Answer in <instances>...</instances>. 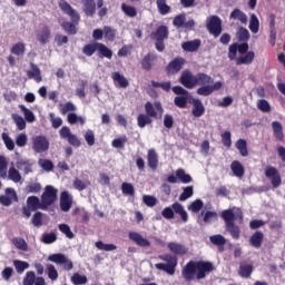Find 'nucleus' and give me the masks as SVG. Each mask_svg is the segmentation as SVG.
Wrapping results in <instances>:
<instances>
[{"label": "nucleus", "mask_w": 285, "mask_h": 285, "mask_svg": "<svg viewBox=\"0 0 285 285\" xmlns=\"http://www.w3.org/2000/svg\"><path fill=\"white\" fill-rule=\"evenodd\" d=\"M19 108L21 112L24 115L26 121H28V124H33V121L36 120L35 112L28 109L26 105H19Z\"/></svg>", "instance_id": "obj_43"}, {"label": "nucleus", "mask_w": 285, "mask_h": 285, "mask_svg": "<svg viewBox=\"0 0 285 285\" xmlns=\"http://www.w3.org/2000/svg\"><path fill=\"white\" fill-rule=\"evenodd\" d=\"M168 27L166 26H160L156 31L151 32V37H154L156 41H164V39H168Z\"/></svg>", "instance_id": "obj_33"}, {"label": "nucleus", "mask_w": 285, "mask_h": 285, "mask_svg": "<svg viewBox=\"0 0 285 285\" xmlns=\"http://www.w3.org/2000/svg\"><path fill=\"white\" fill-rule=\"evenodd\" d=\"M195 194L193 186H187L184 188V191L179 196V202H186V199H190Z\"/></svg>", "instance_id": "obj_54"}, {"label": "nucleus", "mask_w": 285, "mask_h": 285, "mask_svg": "<svg viewBox=\"0 0 285 285\" xmlns=\"http://www.w3.org/2000/svg\"><path fill=\"white\" fill-rule=\"evenodd\" d=\"M195 86H210L215 83L213 77L208 76L207 73L199 72L196 75Z\"/></svg>", "instance_id": "obj_29"}, {"label": "nucleus", "mask_w": 285, "mask_h": 285, "mask_svg": "<svg viewBox=\"0 0 285 285\" xmlns=\"http://www.w3.org/2000/svg\"><path fill=\"white\" fill-rule=\"evenodd\" d=\"M121 11L124 12V14H126V17H130L131 19L137 17V8L132 7V6H128L126 3L121 4Z\"/></svg>", "instance_id": "obj_48"}, {"label": "nucleus", "mask_w": 285, "mask_h": 285, "mask_svg": "<svg viewBox=\"0 0 285 285\" xmlns=\"http://www.w3.org/2000/svg\"><path fill=\"white\" fill-rule=\"evenodd\" d=\"M39 209L43 210V202L39 200L37 196H29L27 198V206L22 208V215L30 219L32 213Z\"/></svg>", "instance_id": "obj_6"}, {"label": "nucleus", "mask_w": 285, "mask_h": 285, "mask_svg": "<svg viewBox=\"0 0 285 285\" xmlns=\"http://www.w3.org/2000/svg\"><path fill=\"white\" fill-rule=\"evenodd\" d=\"M59 8H60V10H62V12H65V14H68V17H70L71 22L79 23V21L81 20V17L77 12V10H75L72 8V6H70V3H68V1L60 0Z\"/></svg>", "instance_id": "obj_14"}, {"label": "nucleus", "mask_w": 285, "mask_h": 285, "mask_svg": "<svg viewBox=\"0 0 285 285\" xmlns=\"http://www.w3.org/2000/svg\"><path fill=\"white\" fill-rule=\"evenodd\" d=\"M157 59V55L155 53H147L141 60V68L142 70L150 71L153 70V62Z\"/></svg>", "instance_id": "obj_35"}, {"label": "nucleus", "mask_w": 285, "mask_h": 285, "mask_svg": "<svg viewBox=\"0 0 285 285\" xmlns=\"http://www.w3.org/2000/svg\"><path fill=\"white\" fill-rule=\"evenodd\" d=\"M47 275L49 279L52 282H56V279H59V272H57V268H55V265L48 264L47 265Z\"/></svg>", "instance_id": "obj_55"}, {"label": "nucleus", "mask_w": 285, "mask_h": 285, "mask_svg": "<svg viewBox=\"0 0 285 285\" xmlns=\"http://www.w3.org/2000/svg\"><path fill=\"white\" fill-rule=\"evenodd\" d=\"M104 37L107 41H115L117 39V29L112 27L105 26L104 27Z\"/></svg>", "instance_id": "obj_44"}, {"label": "nucleus", "mask_w": 285, "mask_h": 285, "mask_svg": "<svg viewBox=\"0 0 285 285\" xmlns=\"http://www.w3.org/2000/svg\"><path fill=\"white\" fill-rule=\"evenodd\" d=\"M147 164L151 170H157V167L159 166V156H157V151H155V149L148 150Z\"/></svg>", "instance_id": "obj_28"}, {"label": "nucleus", "mask_w": 285, "mask_h": 285, "mask_svg": "<svg viewBox=\"0 0 285 285\" xmlns=\"http://www.w3.org/2000/svg\"><path fill=\"white\" fill-rule=\"evenodd\" d=\"M145 115L149 116L153 119H161L164 116V106L161 105V101H155L154 105L150 101H147L145 104Z\"/></svg>", "instance_id": "obj_8"}, {"label": "nucleus", "mask_w": 285, "mask_h": 285, "mask_svg": "<svg viewBox=\"0 0 285 285\" xmlns=\"http://www.w3.org/2000/svg\"><path fill=\"white\" fill-rule=\"evenodd\" d=\"M272 129L276 141H284V127L279 121L272 122Z\"/></svg>", "instance_id": "obj_36"}, {"label": "nucleus", "mask_w": 285, "mask_h": 285, "mask_svg": "<svg viewBox=\"0 0 285 285\" xmlns=\"http://www.w3.org/2000/svg\"><path fill=\"white\" fill-rule=\"evenodd\" d=\"M77 22L65 21L61 23V28L67 35H75L77 32Z\"/></svg>", "instance_id": "obj_47"}, {"label": "nucleus", "mask_w": 285, "mask_h": 285, "mask_svg": "<svg viewBox=\"0 0 285 285\" xmlns=\"http://www.w3.org/2000/svg\"><path fill=\"white\" fill-rule=\"evenodd\" d=\"M236 37L238 41H248V39H250V32H248V29L240 27L236 33Z\"/></svg>", "instance_id": "obj_53"}, {"label": "nucleus", "mask_w": 285, "mask_h": 285, "mask_svg": "<svg viewBox=\"0 0 285 285\" xmlns=\"http://www.w3.org/2000/svg\"><path fill=\"white\" fill-rule=\"evenodd\" d=\"M58 228L62 235H66L68 239H75V233H72V229H70V226L68 224H59Z\"/></svg>", "instance_id": "obj_50"}, {"label": "nucleus", "mask_w": 285, "mask_h": 285, "mask_svg": "<svg viewBox=\"0 0 285 285\" xmlns=\"http://www.w3.org/2000/svg\"><path fill=\"white\" fill-rule=\"evenodd\" d=\"M174 104L177 108H186V106H188V96L175 97Z\"/></svg>", "instance_id": "obj_58"}, {"label": "nucleus", "mask_w": 285, "mask_h": 285, "mask_svg": "<svg viewBox=\"0 0 285 285\" xmlns=\"http://www.w3.org/2000/svg\"><path fill=\"white\" fill-rule=\"evenodd\" d=\"M0 179H10L14 184L21 181V174L14 166L10 167L8 170V159L6 156H0Z\"/></svg>", "instance_id": "obj_5"}, {"label": "nucleus", "mask_w": 285, "mask_h": 285, "mask_svg": "<svg viewBox=\"0 0 285 285\" xmlns=\"http://www.w3.org/2000/svg\"><path fill=\"white\" fill-rule=\"evenodd\" d=\"M111 78L114 79V81L118 82L119 88H128V86H130V82H128V79H126L124 75L119 73V71H115L111 75Z\"/></svg>", "instance_id": "obj_38"}, {"label": "nucleus", "mask_w": 285, "mask_h": 285, "mask_svg": "<svg viewBox=\"0 0 285 285\" xmlns=\"http://www.w3.org/2000/svg\"><path fill=\"white\" fill-rule=\"evenodd\" d=\"M253 271H255L253 264L243 263L239 265L238 275L244 279H248L253 275Z\"/></svg>", "instance_id": "obj_34"}, {"label": "nucleus", "mask_w": 285, "mask_h": 285, "mask_svg": "<svg viewBox=\"0 0 285 285\" xmlns=\"http://www.w3.org/2000/svg\"><path fill=\"white\" fill-rule=\"evenodd\" d=\"M48 259H49V262H52L53 264L62 265L65 271H72V268H75L72 261H70V258H68L65 254H61V253L51 254L48 257Z\"/></svg>", "instance_id": "obj_13"}, {"label": "nucleus", "mask_w": 285, "mask_h": 285, "mask_svg": "<svg viewBox=\"0 0 285 285\" xmlns=\"http://www.w3.org/2000/svg\"><path fill=\"white\" fill-rule=\"evenodd\" d=\"M185 63H186V59L175 58L166 67L167 75H177V72H179L181 68H184Z\"/></svg>", "instance_id": "obj_18"}, {"label": "nucleus", "mask_w": 285, "mask_h": 285, "mask_svg": "<svg viewBox=\"0 0 285 285\" xmlns=\"http://www.w3.org/2000/svg\"><path fill=\"white\" fill-rule=\"evenodd\" d=\"M222 219L225 222V228L233 239H239L242 229L235 222H244V212L239 207L224 209L220 214Z\"/></svg>", "instance_id": "obj_3"}, {"label": "nucleus", "mask_w": 285, "mask_h": 285, "mask_svg": "<svg viewBox=\"0 0 285 285\" xmlns=\"http://www.w3.org/2000/svg\"><path fill=\"white\" fill-rule=\"evenodd\" d=\"M171 208L176 215H179V217L184 224H186V222H188V212H186V209H184L183 204L174 203L171 205Z\"/></svg>", "instance_id": "obj_31"}, {"label": "nucleus", "mask_w": 285, "mask_h": 285, "mask_svg": "<svg viewBox=\"0 0 285 285\" xmlns=\"http://www.w3.org/2000/svg\"><path fill=\"white\" fill-rule=\"evenodd\" d=\"M60 106L61 115H68V112H77V106H75V104H72L71 101H67Z\"/></svg>", "instance_id": "obj_49"}, {"label": "nucleus", "mask_w": 285, "mask_h": 285, "mask_svg": "<svg viewBox=\"0 0 285 285\" xmlns=\"http://www.w3.org/2000/svg\"><path fill=\"white\" fill-rule=\"evenodd\" d=\"M50 148V141L46 136H36L32 138V150L37 154L47 153Z\"/></svg>", "instance_id": "obj_12"}, {"label": "nucleus", "mask_w": 285, "mask_h": 285, "mask_svg": "<svg viewBox=\"0 0 285 285\" xmlns=\"http://www.w3.org/2000/svg\"><path fill=\"white\" fill-rule=\"evenodd\" d=\"M121 190L124 195H129V197H135V186L130 183H122Z\"/></svg>", "instance_id": "obj_57"}, {"label": "nucleus", "mask_w": 285, "mask_h": 285, "mask_svg": "<svg viewBox=\"0 0 285 285\" xmlns=\"http://www.w3.org/2000/svg\"><path fill=\"white\" fill-rule=\"evenodd\" d=\"M181 48L183 50H185V52H197V50L202 48V40L195 39V40L185 41L181 43Z\"/></svg>", "instance_id": "obj_26"}, {"label": "nucleus", "mask_w": 285, "mask_h": 285, "mask_svg": "<svg viewBox=\"0 0 285 285\" xmlns=\"http://www.w3.org/2000/svg\"><path fill=\"white\" fill-rule=\"evenodd\" d=\"M30 67H31V70L27 71L28 79H35L37 83H41V81H43V77L41 76V69H39V66L32 62Z\"/></svg>", "instance_id": "obj_25"}, {"label": "nucleus", "mask_w": 285, "mask_h": 285, "mask_svg": "<svg viewBox=\"0 0 285 285\" xmlns=\"http://www.w3.org/2000/svg\"><path fill=\"white\" fill-rule=\"evenodd\" d=\"M166 1L168 0H156L159 14L166 16L170 12V6Z\"/></svg>", "instance_id": "obj_45"}, {"label": "nucleus", "mask_w": 285, "mask_h": 285, "mask_svg": "<svg viewBox=\"0 0 285 285\" xmlns=\"http://www.w3.org/2000/svg\"><path fill=\"white\" fill-rule=\"evenodd\" d=\"M12 119H13L18 130H26V120L23 119V117H21L18 114H13Z\"/></svg>", "instance_id": "obj_56"}, {"label": "nucleus", "mask_w": 285, "mask_h": 285, "mask_svg": "<svg viewBox=\"0 0 285 285\" xmlns=\"http://www.w3.org/2000/svg\"><path fill=\"white\" fill-rule=\"evenodd\" d=\"M264 244V232L256 230L252 236L249 237V245L253 248H262V245Z\"/></svg>", "instance_id": "obj_23"}, {"label": "nucleus", "mask_w": 285, "mask_h": 285, "mask_svg": "<svg viewBox=\"0 0 285 285\" xmlns=\"http://www.w3.org/2000/svg\"><path fill=\"white\" fill-rule=\"evenodd\" d=\"M82 6L86 17H95L97 12V3H95V0H82Z\"/></svg>", "instance_id": "obj_27"}, {"label": "nucleus", "mask_w": 285, "mask_h": 285, "mask_svg": "<svg viewBox=\"0 0 285 285\" xmlns=\"http://www.w3.org/2000/svg\"><path fill=\"white\" fill-rule=\"evenodd\" d=\"M255 61V51H248L245 56L236 58V66H250Z\"/></svg>", "instance_id": "obj_30"}, {"label": "nucleus", "mask_w": 285, "mask_h": 285, "mask_svg": "<svg viewBox=\"0 0 285 285\" xmlns=\"http://www.w3.org/2000/svg\"><path fill=\"white\" fill-rule=\"evenodd\" d=\"M96 52H98L101 59H104V57L105 59H112V50L101 42L94 41L85 45L82 48V53H85L86 57H92Z\"/></svg>", "instance_id": "obj_4"}, {"label": "nucleus", "mask_w": 285, "mask_h": 285, "mask_svg": "<svg viewBox=\"0 0 285 285\" xmlns=\"http://www.w3.org/2000/svg\"><path fill=\"white\" fill-rule=\"evenodd\" d=\"M96 248H98V250L111 252V250H117V245L105 244L104 242L98 240V242H96Z\"/></svg>", "instance_id": "obj_52"}, {"label": "nucleus", "mask_w": 285, "mask_h": 285, "mask_svg": "<svg viewBox=\"0 0 285 285\" xmlns=\"http://www.w3.org/2000/svg\"><path fill=\"white\" fill-rule=\"evenodd\" d=\"M51 31L50 27L45 26L41 30L37 31V40L41 46H46V43L50 42Z\"/></svg>", "instance_id": "obj_22"}, {"label": "nucleus", "mask_w": 285, "mask_h": 285, "mask_svg": "<svg viewBox=\"0 0 285 285\" xmlns=\"http://www.w3.org/2000/svg\"><path fill=\"white\" fill-rule=\"evenodd\" d=\"M265 177L271 180L273 188H279L282 186V175L277 170V167L266 166Z\"/></svg>", "instance_id": "obj_10"}, {"label": "nucleus", "mask_w": 285, "mask_h": 285, "mask_svg": "<svg viewBox=\"0 0 285 285\" xmlns=\"http://www.w3.org/2000/svg\"><path fill=\"white\" fill-rule=\"evenodd\" d=\"M59 191L57 188L48 185L45 188V191L41 196V202H42V210H48V206H52L55 202H57V194Z\"/></svg>", "instance_id": "obj_7"}, {"label": "nucleus", "mask_w": 285, "mask_h": 285, "mask_svg": "<svg viewBox=\"0 0 285 285\" xmlns=\"http://www.w3.org/2000/svg\"><path fill=\"white\" fill-rule=\"evenodd\" d=\"M229 19H234V21H240V23H248V16H246L244 11L237 8L230 12Z\"/></svg>", "instance_id": "obj_37"}, {"label": "nucleus", "mask_w": 285, "mask_h": 285, "mask_svg": "<svg viewBox=\"0 0 285 285\" xmlns=\"http://www.w3.org/2000/svg\"><path fill=\"white\" fill-rule=\"evenodd\" d=\"M207 30L215 38L219 37L222 35V19L217 16H212L207 23Z\"/></svg>", "instance_id": "obj_15"}, {"label": "nucleus", "mask_w": 285, "mask_h": 285, "mask_svg": "<svg viewBox=\"0 0 285 285\" xmlns=\"http://www.w3.org/2000/svg\"><path fill=\"white\" fill-rule=\"evenodd\" d=\"M13 266H14L17 273H19V274L23 273V271H26L27 268H30V264H28V262H23V261H13Z\"/></svg>", "instance_id": "obj_59"}, {"label": "nucleus", "mask_w": 285, "mask_h": 285, "mask_svg": "<svg viewBox=\"0 0 285 285\" xmlns=\"http://www.w3.org/2000/svg\"><path fill=\"white\" fill-rule=\"evenodd\" d=\"M60 208L63 213H68L72 208V197L68 191H62L60 195Z\"/></svg>", "instance_id": "obj_24"}, {"label": "nucleus", "mask_w": 285, "mask_h": 285, "mask_svg": "<svg viewBox=\"0 0 285 285\" xmlns=\"http://www.w3.org/2000/svg\"><path fill=\"white\" fill-rule=\"evenodd\" d=\"M153 88H161V90H165V92H170V81L165 82H158L155 80H151Z\"/></svg>", "instance_id": "obj_61"}, {"label": "nucleus", "mask_w": 285, "mask_h": 285, "mask_svg": "<svg viewBox=\"0 0 285 285\" xmlns=\"http://www.w3.org/2000/svg\"><path fill=\"white\" fill-rule=\"evenodd\" d=\"M11 55H14L16 57H23L26 55V43L23 42H17L14 43L10 49Z\"/></svg>", "instance_id": "obj_39"}, {"label": "nucleus", "mask_w": 285, "mask_h": 285, "mask_svg": "<svg viewBox=\"0 0 285 285\" xmlns=\"http://www.w3.org/2000/svg\"><path fill=\"white\" fill-rule=\"evenodd\" d=\"M59 136L61 139H67L68 144H70V146H73L75 148H79V146H81V140H79V137H77V135L70 131V127L68 126H63L59 130Z\"/></svg>", "instance_id": "obj_11"}, {"label": "nucleus", "mask_w": 285, "mask_h": 285, "mask_svg": "<svg viewBox=\"0 0 285 285\" xmlns=\"http://www.w3.org/2000/svg\"><path fill=\"white\" fill-rule=\"evenodd\" d=\"M88 186H90V181H83L79 178H76L73 180V188H76V190H86V188H88Z\"/></svg>", "instance_id": "obj_62"}, {"label": "nucleus", "mask_w": 285, "mask_h": 285, "mask_svg": "<svg viewBox=\"0 0 285 285\" xmlns=\"http://www.w3.org/2000/svg\"><path fill=\"white\" fill-rule=\"evenodd\" d=\"M179 81L181 86L188 88L189 90H193L196 83V76H194L193 72H190V70H185L181 72Z\"/></svg>", "instance_id": "obj_16"}, {"label": "nucleus", "mask_w": 285, "mask_h": 285, "mask_svg": "<svg viewBox=\"0 0 285 285\" xmlns=\"http://www.w3.org/2000/svg\"><path fill=\"white\" fill-rule=\"evenodd\" d=\"M23 285H46V279L41 276H38L35 274L33 271L27 272L23 281Z\"/></svg>", "instance_id": "obj_19"}, {"label": "nucleus", "mask_w": 285, "mask_h": 285, "mask_svg": "<svg viewBox=\"0 0 285 285\" xmlns=\"http://www.w3.org/2000/svg\"><path fill=\"white\" fill-rule=\"evenodd\" d=\"M236 148L239 150L242 157H248V144L244 139H238L236 141Z\"/></svg>", "instance_id": "obj_42"}, {"label": "nucleus", "mask_w": 285, "mask_h": 285, "mask_svg": "<svg viewBox=\"0 0 285 285\" xmlns=\"http://www.w3.org/2000/svg\"><path fill=\"white\" fill-rule=\"evenodd\" d=\"M230 170H232L233 175L235 177H238L239 179H242V177H244V175L246 174V169H244V165H242V163H239V160L232 161Z\"/></svg>", "instance_id": "obj_32"}, {"label": "nucleus", "mask_w": 285, "mask_h": 285, "mask_svg": "<svg viewBox=\"0 0 285 285\" xmlns=\"http://www.w3.org/2000/svg\"><path fill=\"white\" fill-rule=\"evenodd\" d=\"M249 30L253 35L259 32V18H257V14L255 13H252L249 18Z\"/></svg>", "instance_id": "obj_40"}, {"label": "nucleus", "mask_w": 285, "mask_h": 285, "mask_svg": "<svg viewBox=\"0 0 285 285\" xmlns=\"http://www.w3.org/2000/svg\"><path fill=\"white\" fill-rule=\"evenodd\" d=\"M209 242H210L214 246H218V247L226 246V237H224V236L220 235V234L210 236V237H209Z\"/></svg>", "instance_id": "obj_46"}, {"label": "nucleus", "mask_w": 285, "mask_h": 285, "mask_svg": "<svg viewBox=\"0 0 285 285\" xmlns=\"http://www.w3.org/2000/svg\"><path fill=\"white\" fill-rule=\"evenodd\" d=\"M129 239H131V242H135V244H137V246H140L141 248L150 247V240L144 238V236H141V234L137 232H130Z\"/></svg>", "instance_id": "obj_21"}, {"label": "nucleus", "mask_w": 285, "mask_h": 285, "mask_svg": "<svg viewBox=\"0 0 285 285\" xmlns=\"http://www.w3.org/2000/svg\"><path fill=\"white\" fill-rule=\"evenodd\" d=\"M202 208H204V202L202 199H196L188 206V210H191V213H199Z\"/></svg>", "instance_id": "obj_60"}, {"label": "nucleus", "mask_w": 285, "mask_h": 285, "mask_svg": "<svg viewBox=\"0 0 285 285\" xmlns=\"http://www.w3.org/2000/svg\"><path fill=\"white\" fill-rule=\"evenodd\" d=\"M168 184H177L180 181V184H190L193 181V176L190 174H186V170L184 168H178L176 170V176L175 175H169L167 177Z\"/></svg>", "instance_id": "obj_9"}, {"label": "nucleus", "mask_w": 285, "mask_h": 285, "mask_svg": "<svg viewBox=\"0 0 285 285\" xmlns=\"http://www.w3.org/2000/svg\"><path fill=\"white\" fill-rule=\"evenodd\" d=\"M215 271V265L208 261H189L181 271L185 282H194V279H206Z\"/></svg>", "instance_id": "obj_2"}, {"label": "nucleus", "mask_w": 285, "mask_h": 285, "mask_svg": "<svg viewBox=\"0 0 285 285\" xmlns=\"http://www.w3.org/2000/svg\"><path fill=\"white\" fill-rule=\"evenodd\" d=\"M71 282H72L73 285L88 284V277H86V275H81L79 273H75L71 276Z\"/></svg>", "instance_id": "obj_51"}, {"label": "nucleus", "mask_w": 285, "mask_h": 285, "mask_svg": "<svg viewBox=\"0 0 285 285\" xmlns=\"http://www.w3.org/2000/svg\"><path fill=\"white\" fill-rule=\"evenodd\" d=\"M2 141L4 142L6 148L9 150H14V140H12L8 134H2Z\"/></svg>", "instance_id": "obj_64"}, {"label": "nucleus", "mask_w": 285, "mask_h": 285, "mask_svg": "<svg viewBox=\"0 0 285 285\" xmlns=\"http://www.w3.org/2000/svg\"><path fill=\"white\" fill-rule=\"evenodd\" d=\"M56 240H57V234H55L53 232L45 233L42 235L43 244H55Z\"/></svg>", "instance_id": "obj_63"}, {"label": "nucleus", "mask_w": 285, "mask_h": 285, "mask_svg": "<svg viewBox=\"0 0 285 285\" xmlns=\"http://www.w3.org/2000/svg\"><path fill=\"white\" fill-rule=\"evenodd\" d=\"M190 104L193 106V117H196L197 119H199V117H204V115L206 114V107H204V102H202V100L198 98H193L190 100Z\"/></svg>", "instance_id": "obj_20"}, {"label": "nucleus", "mask_w": 285, "mask_h": 285, "mask_svg": "<svg viewBox=\"0 0 285 285\" xmlns=\"http://www.w3.org/2000/svg\"><path fill=\"white\" fill-rule=\"evenodd\" d=\"M12 202H19L17 191L13 188H7L6 195H0V204L2 206H12Z\"/></svg>", "instance_id": "obj_17"}, {"label": "nucleus", "mask_w": 285, "mask_h": 285, "mask_svg": "<svg viewBox=\"0 0 285 285\" xmlns=\"http://www.w3.org/2000/svg\"><path fill=\"white\" fill-rule=\"evenodd\" d=\"M167 248L171 254L159 255L158 259L166 263H157L155 268L157 271H164L167 275H175V268H177L178 258L188 255V247L180 243L170 242L167 244Z\"/></svg>", "instance_id": "obj_1"}, {"label": "nucleus", "mask_w": 285, "mask_h": 285, "mask_svg": "<svg viewBox=\"0 0 285 285\" xmlns=\"http://www.w3.org/2000/svg\"><path fill=\"white\" fill-rule=\"evenodd\" d=\"M138 128H146V126H150L153 124V118L146 114H139L137 117Z\"/></svg>", "instance_id": "obj_41"}]
</instances>
